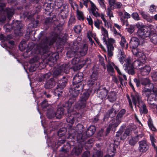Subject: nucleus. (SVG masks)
<instances>
[{
  "label": "nucleus",
  "mask_w": 157,
  "mask_h": 157,
  "mask_svg": "<svg viewBox=\"0 0 157 157\" xmlns=\"http://www.w3.org/2000/svg\"><path fill=\"white\" fill-rule=\"evenodd\" d=\"M56 38L52 36L48 37L41 36L39 39L40 43L36 46L35 53L43 55L45 58L48 57L50 55L49 46L53 44Z\"/></svg>",
  "instance_id": "nucleus-1"
},
{
  "label": "nucleus",
  "mask_w": 157,
  "mask_h": 157,
  "mask_svg": "<svg viewBox=\"0 0 157 157\" xmlns=\"http://www.w3.org/2000/svg\"><path fill=\"white\" fill-rule=\"evenodd\" d=\"M72 104V103L69 101L63 105V106L66 108L67 109V115L66 121L69 124L71 125L74 122L75 117L77 119H80L81 118V114L71 107Z\"/></svg>",
  "instance_id": "nucleus-2"
},
{
  "label": "nucleus",
  "mask_w": 157,
  "mask_h": 157,
  "mask_svg": "<svg viewBox=\"0 0 157 157\" xmlns=\"http://www.w3.org/2000/svg\"><path fill=\"white\" fill-rule=\"evenodd\" d=\"M143 94L147 97L148 103L152 107L156 106L155 102L157 98V88L153 87L152 90L145 88L142 91Z\"/></svg>",
  "instance_id": "nucleus-3"
},
{
  "label": "nucleus",
  "mask_w": 157,
  "mask_h": 157,
  "mask_svg": "<svg viewBox=\"0 0 157 157\" xmlns=\"http://www.w3.org/2000/svg\"><path fill=\"white\" fill-rule=\"evenodd\" d=\"M68 128L69 129V136L68 138L71 139L72 138H74L76 137L78 140L80 142L83 141V137L82 135L83 129V126L81 124H78L75 128H72L71 125H69L68 126Z\"/></svg>",
  "instance_id": "nucleus-4"
},
{
  "label": "nucleus",
  "mask_w": 157,
  "mask_h": 157,
  "mask_svg": "<svg viewBox=\"0 0 157 157\" xmlns=\"http://www.w3.org/2000/svg\"><path fill=\"white\" fill-rule=\"evenodd\" d=\"M67 79L64 77H63L62 79L60 80L57 83V86L55 89L54 92L56 96L59 97L61 95L63 89L65 87L67 83Z\"/></svg>",
  "instance_id": "nucleus-5"
},
{
  "label": "nucleus",
  "mask_w": 157,
  "mask_h": 157,
  "mask_svg": "<svg viewBox=\"0 0 157 157\" xmlns=\"http://www.w3.org/2000/svg\"><path fill=\"white\" fill-rule=\"evenodd\" d=\"M89 95L90 94L88 92L83 93L80 98V103H77L75 104V109L78 110L85 108L86 105V100L88 99Z\"/></svg>",
  "instance_id": "nucleus-6"
},
{
  "label": "nucleus",
  "mask_w": 157,
  "mask_h": 157,
  "mask_svg": "<svg viewBox=\"0 0 157 157\" xmlns=\"http://www.w3.org/2000/svg\"><path fill=\"white\" fill-rule=\"evenodd\" d=\"M84 84L73 83L71 85L69 92L74 97L77 96L83 88Z\"/></svg>",
  "instance_id": "nucleus-7"
},
{
  "label": "nucleus",
  "mask_w": 157,
  "mask_h": 157,
  "mask_svg": "<svg viewBox=\"0 0 157 157\" xmlns=\"http://www.w3.org/2000/svg\"><path fill=\"white\" fill-rule=\"evenodd\" d=\"M85 61L80 59L79 58L75 57L71 61V63L73 65L71 67L74 70H78L83 67L86 63Z\"/></svg>",
  "instance_id": "nucleus-8"
},
{
  "label": "nucleus",
  "mask_w": 157,
  "mask_h": 157,
  "mask_svg": "<svg viewBox=\"0 0 157 157\" xmlns=\"http://www.w3.org/2000/svg\"><path fill=\"white\" fill-rule=\"evenodd\" d=\"M72 67L70 66L69 64H64L57 68L53 72L54 76H56L58 75L61 72H63L65 73H68L69 72L70 68Z\"/></svg>",
  "instance_id": "nucleus-9"
},
{
  "label": "nucleus",
  "mask_w": 157,
  "mask_h": 157,
  "mask_svg": "<svg viewBox=\"0 0 157 157\" xmlns=\"http://www.w3.org/2000/svg\"><path fill=\"white\" fill-rule=\"evenodd\" d=\"M61 2L62 5L58 7L60 9L59 15L63 19H65L67 16L68 13V6L67 3H62V0H60Z\"/></svg>",
  "instance_id": "nucleus-10"
},
{
  "label": "nucleus",
  "mask_w": 157,
  "mask_h": 157,
  "mask_svg": "<svg viewBox=\"0 0 157 157\" xmlns=\"http://www.w3.org/2000/svg\"><path fill=\"white\" fill-rule=\"evenodd\" d=\"M126 63L124 64V70L129 74L133 75L135 73L133 66L131 63V60L130 58H128L125 60Z\"/></svg>",
  "instance_id": "nucleus-11"
},
{
  "label": "nucleus",
  "mask_w": 157,
  "mask_h": 157,
  "mask_svg": "<svg viewBox=\"0 0 157 157\" xmlns=\"http://www.w3.org/2000/svg\"><path fill=\"white\" fill-rule=\"evenodd\" d=\"M138 150L141 153H144L147 151L149 146L147 141L145 140H142L139 142Z\"/></svg>",
  "instance_id": "nucleus-12"
},
{
  "label": "nucleus",
  "mask_w": 157,
  "mask_h": 157,
  "mask_svg": "<svg viewBox=\"0 0 157 157\" xmlns=\"http://www.w3.org/2000/svg\"><path fill=\"white\" fill-rule=\"evenodd\" d=\"M132 102L136 106L137 104L138 105L143 102L140 95L138 93L135 92L132 94L131 95Z\"/></svg>",
  "instance_id": "nucleus-13"
},
{
  "label": "nucleus",
  "mask_w": 157,
  "mask_h": 157,
  "mask_svg": "<svg viewBox=\"0 0 157 157\" xmlns=\"http://www.w3.org/2000/svg\"><path fill=\"white\" fill-rule=\"evenodd\" d=\"M83 74L82 73L79 72L76 74L73 79V83L84 84L83 81Z\"/></svg>",
  "instance_id": "nucleus-14"
},
{
  "label": "nucleus",
  "mask_w": 157,
  "mask_h": 157,
  "mask_svg": "<svg viewBox=\"0 0 157 157\" xmlns=\"http://www.w3.org/2000/svg\"><path fill=\"white\" fill-rule=\"evenodd\" d=\"M137 35L142 38L148 36L150 35V33L148 27H144L141 29H138Z\"/></svg>",
  "instance_id": "nucleus-15"
},
{
  "label": "nucleus",
  "mask_w": 157,
  "mask_h": 157,
  "mask_svg": "<svg viewBox=\"0 0 157 157\" xmlns=\"http://www.w3.org/2000/svg\"><path fill=\"white\" fill-rule=\"evenodd\" d=\"M98 78V73L96 71H94L90 78L88 80L87 84L89 86H92Z\"/></svg>",
  "instance_id": "nucleus-16"
},
{
  "label": "nucleus",
  "mask_w": 157,
  "mask_h": 157,
  "mask_svg": "<svg viewBox=\"0 0 157 157\" xmlns=\"http://www.w3.org/2000/svg\"><path fill=\"white\" fill-rule=\"evenodd\" d=\"M102 40L106 45L107 48H111L112 49L114 48L113 44L115 43V41L114 39L111 38H109V37L106 39L105 37H103Z\"/></svg>",
  "instance_id": "nucleus-17"
},
{
  "label": "nucleus",
  "mask_w": 157,
  "mask_h": 157,
  "mask_svg": "<svg viewBox=\"0 0 157 157\" xmlns=\"http://www.w3.org/2000/svg\"><path fill=\"white\" fill-rule=\"evenodd\" d=\"M139 44L138 39L135 37H132L131 38L130 42V46L132 49H137L136 48Z\"/></svg>",
  "instance_id": "nucleus-18"
},
{
  "label": "nucleus",
  "mask_w": 157,
  "mask_h": 157,
  "mask_svg": "<svg viewBox=\"0 0 157 157\" xmlns=\"http://www.w3.org/2000/svg\"><path fill=\"white\" fill-rule=\"evenodd\" d=\"M151 70V68L149 65H146L140 68V72L141 75L142 76L148 75Z\"/></svg>",
  "instance_id": "nucleus-19"
},
{
  "label": "nucleus",
  "mask_w": 157,
  "mask_h": 157,
  "mask_svg": "<svg viewBox=\"0 0 157 157\" xmlns=\"http://www.w3.org/2000/svg\"><path fill=\"white\" fill-rule=\"evenodd\" d=\"M120 108V106L117 104H114L112 108L109 111V116L110 117H113L115 116L117 112Z\"/></svg>",
  "instance_id": "nucleus-20"
},
{
  "label": "nucleus",
  "mask_w": 157,
  "mask_h": 157,
  "mask_svg": "<svg viewBox=\"0 0 157 157\" xmlns=\"http://www.w3.org/2000/svg\"><path fill=\"white\" fill-rule=\"evenodd\" d=\"M145 59H142V60L141 58H140V59L134 62L132 64L133 67H135V68L139 69L140 70V68H141V67L145 63Z\"/></svg>",
  "instance_id": "nucleus-21"
},
{
  "label": "nucleus",
  "mask_w": 157,
  "mask_h": 157,
  "mask_svg": "<svg viewBox=\"0 0 157 157\" xmlns=\"http://www.w3.org/2000/svg\"><path fill=\"white\" fill-rule=\"evenodd\" d=\"M87 2H90L91 5V11L92 14L95 17H100V14L98 12L97 10L98 9L97 8L94 3L90 0H86Z\"/></svg>",
  "instance_id": "nucleus-22"
},
{
  "label": "nucleus",
  "mask_w": 157,
  "mask_h": 157,
  "mask_svg": "<svg viewBox=\"0 0 157 157\" xmlns=\"http://www.w3.org/2000/svg\"><path fill=\"white\" fill-rule=\"evenodd\" d=\"M108 90L105 88L98 91V96L101 99H105L108 94Z\"/></svg>",
  "instance_id": "nucleus-23"
},
{
  "label": "nucleus",
  "mask_w": 157,
  "mask_h": 157,
  "mask_svg": "<svg viewBox=\"0 0 157 157\" xmlns=\"http://www.w3.org/2000/svg\"><path fill=\"white\" fill-rule=\"evenodd\" d=\"M82 147L81 145H78V147L73 148L71 154L75 155H78L80 154L82 151Z\"/></svg>",
  "instance_id": "nucleus-24"
},
{
  "label": "nucleus",
  "mask_w": 157,
  "mask_h": 157,
  "mask_svg": "<svg viewBox=\"0 0 157 157\" xmlns=\"http://www.w3.org/2000/svg\"><path fill=\"white\" fill-rule=\"evenodd\" d=\"M138 106L140 108L141 113L146 114L147 113L148 111L146 106L143 101L138 105Z\"/></svg>",
  "instance_id": "nucleus-25"
},
{
  "label": "nucleus",
  "mask_w": 157,
  "mask_h": 157,
  "mask_svg": "<svg viewBox=\"0 0 157 157\" xmlns=\"http://www.w3.org/2000/svg\"><path fill=\"white\" fill-rule=\"evenodd\" d=\"M132 52L134 55L139 57V59L140 58H141L142 60V59H145V56L142 52L138 51L137 49H132Z\"/></svg>",
  "instance_id": "nucleus-26"
},
{
  "label": "nucleus",
  "mask_w": 157,
  "mask_h": 157,
  "mask_svg": "<svg viewBox=\"0 0 157 157\" xmlns=\"http://www.w3.org/2000/svg\"><path fill=\"white\" fill-rule=\"evenodd\" d=\"M121 122V120L116 117V119L113 118L110 121L109 125L113 128H115L117 127Z\"/></svg>",
  "instance_id": "nucleus-27"
},
{
  "label": "nucleus",
  "mask_w": 157,
  "mask_h": 157,
  "mask_svg": "<svg viewBox=\"0 0 157 157\" xmlns=\"http://www.w3.org/2000/svg\"><path fill=\"white\" fill-rule=\"evenodd\" d=\"M116 98V93L113 91H111L108 94L107 98L111 102H114Z\"/></svg>",
  "instance_id": "nucleus-28"
},
{
  "label": "nucleus",
  "mask_w": 157,
  "mask_h": 157,
  "mask_svg": "<svg viewBox=\"0 0 157 157\" xmlns=\"http://www.w3.org/2000/svg\"><path fill=\"white\" fill-rule=\"evenodd\" d=\"M95 131V128L94 126H90L86 132V134L87 137L92 136Z\"/></svg>",
  "instance_id": "nucleus-29"
},
{
  "label": "nucleus",
  "mask_w": 157,
  "mask_h": 157,
  "mask_svg": "<svg viewBox=\"0 0 157 157\" xmlns=\"http://www.w3.org/2000/svg\"><path fill=\"white\" fill-rule=\"evenodd\" d=\"M55 85V83L54 81V79L52 78L45 84V87L46 88L50 89L53 87Z\"/></svg>",
  "instance_id": "nucleus-30"
},
{
  "label": "nucleus",
  "mask_w": 157,
  "mask_h": 157,
  "mask_svg": "<svg viewBox=\"0 0 157 157\" xmlns=\"http://www.w3.org/2000/svg\"><path fill=\"white\" fill-rule=\"evenodd\" d=\"M140 13L144 19L148 22H151L152 21V20L153 18L152 17L146 14L143 11H140Z\"/></svg>",
  "instance_id": "nucleus-31"
},
{
  "label": "nucleus",
  "mask_w": 157,
  "mask_h": 157,
  "mask_svg": "<svg viewBox=\"0 0 157 157\" xmlns=\"http://www.w3.org/2000/svg\"><path fill=\"white\" fill-rule=\"evenodd\" d=\"M108 151L109 153L111 155V156H113L115 153L116 149L114 144L113 143H111L109 147L108 148Z\"/></svg>",
  "instance_id": "nucleus-32"
},
{
  "label": "nucleus",
  "mask_w": 157,
  "mask_h": 157,
  "mask_svg": "<svg viewBox=\"0 0 157 157\" xmlns=\"http://www.w3.org/2000/svg\"><path fill=\"white\" fill-rule=\"evenodd\" d=\"M140 82L141 84L143 85L146 86L149 85L153 87H154L153 84L150 83V80L148 78H142L140 80Z\"/></svg>",
  "instance_id": "nucleus-33"
},
{
  "label": "nucleus",
  "mask_w": 157,
  "mask_h": 157,
  "mask_svg": "<svg viewBox=\"0 0 157 157\" xmlns=\"http://www.w3.org/2000/svg\"><path fill=\"white\" fill-rule=\"evenodd\" d=\"M64 109L62 107L58 108L55 113V116L57 118H60L63 115Z\"/></svg>",
  "instance_id": "nucleus-34"
},
{
  "label": "nucleus",
  "mask_w": 157,
  "mask_h": 157,
  "mask_svg": "<svg viewBox=\"0 0 157 157\" xmlns=\"http://www.w3.org/2000/svg\"><path fill=\"white\" fill-rule=\"evenodd\" d=\"M5 11L9 19H10L13 16L14 13V10L12 8H6Z\"/></svg>",
  "instance_id": "nucleus-35"
},
{
  "label": "nucleus",
  "mask_w": 157,
  "mask_h": 157,
  "mask_svg": "<svg viewBox=\"0 0 157 157\" xmlns=\"http://www.w3.org/2000/svg\"><path fill=\"white\" fill-rule=\"evenodd\" d=\"M88 50V45L87 44H84L83 46L80 48L79 52L81 56H84L87 53Z\"/></svg>",
  "instance_id": "nucleus-36"
},
{
  "label": "nucleus",
  "mask_w": 157,
  "mask_h": 157,
  "mask_svg": "<svg viewBox=\"0 0 157 157\" xmlns=\"http://www.w3.org/2000/svg\"><path fill=\"white\" fill-rule=\"evenodd\" d=\"M118 53L119 55L118 56L119 57V61L121 63H123L125 56L124 53L121 49H120L118 50Z\"/></svg>",
  "instance_id": "nucleus-37"
},
{
  "label": "nucleus",
  "mask_w": 157,
  "mask_h": 157,
  "mask_svg": "<svg viewBox=\"0 0 157 157\" xmlns=\"http://www.w3.org/2000/svg\"><path fill=\"white\" fill-rule=\"evenodd\" d=\"M142 136V135H137L135 137H133L130 139L129 141V144L132 145H134L138 141V138L141 137Z\"/></svg>",
  "instance_id": "nucleus-38"
},
{
  "label": "nucleus",
  "mask_w": 157,
  "mask_h": 157,
  "mask_svg": "<svg viewBox=\"0 0 157 157\" xmlns=\"http://www.w3.org/2000/svg\"><path fill=\"white\" fill-rule=\"evenodd\" d=\"M150 40L155 44H157V34L156 33L151 34L150 36Z\"/></svg>",
  "instance_id": "nucleus-39"
},
{
  "label": "nucleus",
  "mask_w": 157,
  "mask_h": 157,
  "mask_svg": "<svg viewBox=\"0 0 157 157\" xmlns=\"http://www.w3.org/2000/svg\"><path fill=\"white\" fill-rule=\"evenodd\" d=\"M47 116L49 118H52L55 116V113L54 112L53 110L51 109L48 110L47 112Z\"/></svg>",
  "instance_id": "nucleus-40"
},
{
  "label": "nucleus",
  "mask_w": 157,
  "mask_h": 157,
  "mask_svg": "<svg viewBox=\"0 0 157 157\" xmlns=\"http://www.w3.org/2000/svg\"><path fill=\"white\" fill-rule=\"evenodd\" d=\"M76 50L75 51L73 50V51L72 50L68 51L67 53V56L69 58H71L74 56L78 49L77 47H76Z\"/></svg>",
  "instance_id": "nucleus-41"
},
{
  "label": "nucleus",
  "mask_w": 157,
  "mask_h": 157,
  "mask_svg": "<svg viewBox=\"0 0 157 157\" xmlns=\"http://www.w3.org/2000/svg\"><path fill=\"white\" fill-rule=\"evenodd\" d=\"M101 33L104 36L103 37H105L106 39L108 37V31L103 26L101 27Z\"/></svg>",
  "instance_id": "nucleus-42"
},
{
  "label": "nucleus",
  "mask_w": 157,
  "mask_h": 157,
  "mask_svg": "<svg viewBox=\"0 0 157 157\" xmlns=\"http://www.w3.org/2000/svg\"><path fill=\"white\" fill-rule=\"evenodd\" d=\"M26 47V42L25 40L21 41L19 45V48L21 51L25 50Z\"/></svg>",
  "instance_id": "nucleus-43"
},
{
  "label": "nucleus",
  "mask_w": 157,
  "mask_h": 157,
  "mask_svg": "<svg viewBox=\"0 0 157 157\" xmlns=\"http://www.w3.org/2000/svg\"><path fill=\"white\" fill-rule=\"evenodd\" d=\"M126 112V110L124 109L121 110L118 113L116 117L121 120V119Z\"/></svg>",
  "instance_id": "nucleus-44"
},
{
  "label": "nucleus",
  "mask_w": 157,
  "mask_h": 157,
  "mask_svg": "<svg viewBox=\"0 0 157 157\" xmlns=\"http://www.w3.org/2000/svg\"><path fill=\"white\" fill-rule=\"evenodd\" d=\"M113 66H114V67L115 69V70H116V71H117V72L120 75H122L124 78V79L125 80H126L127 79V77H126V76L123 73H122L121 72V71H120V69H119V68L117 66H116L114 64L113 65Z\"/></svg>",
  "instance_id": "nucleus-45"
},
{
  "label": "nucleus",
  "mask_w": 157,
  "mask_h": 157,
  "mask_svg": "<svg viewBox=\"0 0 157 157\" xmlns=\"http://www.w3.org/2000/svg\"><path fill=\"white\" fill-rule=\"evenodd\" d=\"M16 26L15 30H20L22 28V25L20 23V22L19 21H17L16 22L13 23V26Z\"/></svg>",
  "instance_id": "nucleus-46"
},
{
  "label": "nucleus",
  "mask_w": 157,
  "mask_h": 157,
  "mask_svg": "<svg viewBox=\"0 0 157 157\" xmlns=\"http://www.w3.org/2000/svg\"><path fill=\"white\" fill-rule=\"evenodd\" d=\"M51 75V74L50 73H48L44 74L41 76V78L40 79V81H42L47 79L50 77Z\"/></svg>",
  "instance_id": "nucleus-47"
},
{
  "label": "nucleus",
  "mask_w": 157,
  "mask_h": 157,
  "mask_svg": "<svg viewBox=\"0 0 157 157\" xmlns=\"http://www.w3.org/2000/svg\"><path fill=\"white\" fill-rule=\"evenodd\" d=\"M148 124L150 128L152 131H155L156 130V128L153 125V124L152 123V122L151 120L149 119L148 120Z\"/></svg>",
  "instance_id": "nucleus-48"
},
{
  "label": "nucleus",
  "mask_w": 157,
  "mask_h": 157,
  "mask_svg": "<svg viewBox=\"0 0 157 157\" xmlns=\"http://www.w3.org/2000/svg\"><path fill=\"white\" fill-rule=\"evenodd\" d=\"M82 29L80 25H77L74 27V31L77 33H80Z\"/></svg>",
  "instance_id": "nucleus-49"
},
{
  "label": "nucleus",
  "mask_w": 157,
  "mask_h": 157,
  "mask_svg": "<svg viewBox=\"0 0 157 157\" xmlns=\"http://www.w3.org/2000/svg\"><path fill=\"white\" fill-rule=\"evenodd\" d=\"M77 14L78 16V18L79 19H82V20L84 19L83 14L82 12L77 10Z\"/></svg>",
  "instance_id": "nucleus-50"
},
{
  "label": "nucleus",
  "mask_w": 157,
  "mask_h": 157,
  "mask_svg": "<svg viewBox=\"0 0 157 157\" xmlns=\"http://www.w3.org/2000/svg\"><path fill=\"white\" fill-rule=\"evenodd\" d=\"M150 139L151 142L152 146L154 147L155 149H156V148L157 147L155 146V144H157V141L156 142L155 141V139L153 136H150Z\"/></svg>",
  "instance_id": "nucleus-51"
},
{
  "label": "nucleus",
  "mask_w": 157,
  "mask_h": 157,
  "mask_svg": "<svg viewBox=\"0 0 157 157\" xmlns=\"http://www.w3.org/2000/svg\"><path fill=\"white\" fill-rule=\"evenodd\" d=\"M126 42V41L125 38L123 36L121 37V40L120 42V44L122 48H123L124 47Z\"/></svg>",
  "instance_id": "nucleus-52"
},
{
  "label": "nucleus",
  "mask_w": 157,
  "mask_h": 157,
  "mask_svg": "<svg viewBox=\"0 0 157 157\" xmlns=\"http://www.w3.org/2000/svg\"><path fill=\"white\" fill-rule=\"evenodd\" d=\"M107 52H108V54L109 56L111 57L113 56V52L112 51L114 50V48L112 49L111 48H107Z\"/></svg>",
  "instance_id": "nucleus-53"
},
{
  "label": "nucleus",
  "mask_w": 157,
  "mask_h": 157,
  "mask_svg": "<svg viewBox=\"0 0 157 157\" xmlns=\"http://www.w3.org/2000/svg\"><path fill=\"white\" fill-rule=\"evenodd\" d=\"M41 107L43 108H46L49 106L46 100H44L41 103Z\"/></svg>",
  "instance_id": "nucleus-54"
},
{
  "label": "nucleus",
  "mask_w": 157,
  "mask_h": 157,
  "mask_svg": "<svg viewBox=\"0 0 157 157\" xmlns=\"http://www.w3.org/2000/svg\"><path fill=\"white\" fill-rule=\"evenodd\" d=\"M125 19L124 17H121L120 20L121 22L122 23L123 25H125L126 26H127L128 25V20Z\"/></svg>",
  "instance_id": "nucleus-55"
},
{
  "label": "nucleus",
  "mask_w": 157,
  "mask_h": 157,
  "mask_svg": "<svg viewBox=\"0 0 157 157\" xmlns=\"http://www.w3.org/2000/svg\"><path fill=\"white\" fill-rule=\"evenodd\" d=\"M132 16L135 20H140L139 15L137 13H133L132 15Z\"/></svg>",
  "instance_id": "nucleus-56"
},
{
  "label": "nucleus",
  "mask_w": 157,
  "mask_h": 157,
  "mask_svg": "<svg viewBox=\"0 0 157 157\" xmlns=\"http://www.w3.org/2000/svg\"><path fill=\"white\" fill-rule=\"evenodd\" d=\"M136 26L138 29H141L144 27H146L147 26L144 25L142 23L139 22L136 24Z\"/></svg>",
  "instance_id": "nucleus-57"
},
{
  "label": "nucleus",
  "mask_w": 157,
  "mask_h": 157,
  "mask_svg": "<svg viewBox=\"0 0 157 157\" xmlns=\"http://www.w3.org/2000/svg\"><path fill=\"white\" fill-rule=\"evenodd\" d=\"M107 14L110 18L111 17H113V12L109 8L107 9Z\"/></svg>",
  "instance_id": "nucleus-58"
},
{
  "label": "nucleus",
  "mask_w": 157,
  "mask_h": 157,
  "mask_svg": "<svg viewBox=\"0 0 157 157\" xmlns=\"http://www.w3.org/2000/svg\"><path fill=\"white\" fill-rule=\"evenodd\" d=\"M39 23V21L34 20L31 23V24L33 25L32 26L33 27H36L38 26Z\"/></svg>",
  "instance_id": "nucleus-59"
},
{
  "label": "nucleus",
  "mask_w": 157,
  "mask_h": 157,
  "mask_svg": "<svg viewBox=\"0 0 157 157\" xmlns=\"http://www.w3.org/2000/svg\"><path fill=\"white\" fill-rule=\"evenodd\" d=\"M135 27L132 25H130L128 28H127V30L128 32L130 33H132L135 30Z\"/></svg>",
  "instance_id": "nucleus-60"
},
{
  "label": "nucleus",
  "mask_w": 157,
  "mask_h": 157,
  "mask_svg": "<svg viewBox=\"0 0 157 157\" xmlns=\"http://www.w3.org/2000/svg\"><path fill=\"white\" fill-rule=\"evenodd\" d=\"M93 156V157H102V153L101 151H96L95 153L94 154Z\"/></svg>",
  "instance_id": "nucleus-61"
},
{
  "label": "nucleus",
  "mask_w": 157,
  "mask_h": 157,
  "mask_svg": "<svg viewBox=\"0 0 157 157\" xmlns=\"http://www.w3.org/2000/svg\"><path fill=\"white\" fill-rule=\"evenodd\" d=\"M157 7L154 5H152L151 6L150 8V11L152 12H156Z\"/></svg>",
  "instance_id": "nucleus-62"
},
{
  "label": "nucleus",
  "mask_w": 157,
  "mask_h": 157,
  "mask_svg": "<svg viewBox=\"0 0 157 157\" xmlns=\"http://www.w3.org/2000/svg\"><path fill=\"white\" fill-rule=\"evenodd\" d=\"M40 59V57L38 56H36L32 58L30 61L31 63H33L38 61Z\"/></svg>",
  "instance_id": "nucleus-63"
},
{
  "label": "nucleus",
  "mask_w": 157,
  "mask_h": 157,
  "mask_svg": "<svg viewBox=\"0 0 157 157\" xmlns=\"http://www.w3.org/2000/svg\"><path fill=\"white\" fill-rule=\"evenodd\" d=\"M151 77L155 81H157V72H154L152 73Z\"/></svg>",
  "instance_id": "nucleus-64"
}]
</instances>
